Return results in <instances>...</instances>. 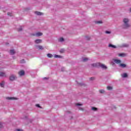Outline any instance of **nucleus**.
I'll return each instance as SVG.
<instances>
[{
	"label": "nucleus",
	"instance_id": "obj_1",
	"mask_svg": "<svg viewBox=\"0 0 131 131\" xmlns=\"http://www.w3.org/2000/svg\"><path fill=\"white\" fill-rule=\"evenodd\" d=\"M93 67H101L102 69H107V67L105 64H101L100 62L91 64Z\"/></svg>",
	"mask_w": 131,
	"mask_h": 131
},
{
	"label": "nucleus",
	"instance_id": "obj_2",
	"mask_svg": "<svg viewBox=\"0 0 131 131\" xmlns=\"http://www.w3.org/2000/svg\"><path fill=\"white\" fill-rule=\"evenodd\" d=\"M123 28L124 29H126V28H128L129 27V24L128 22H129V20L128 18H125L123 20Z\"/></svg>",
	"mask_w": 131,
	"mask_h": 131
},
{
	"label": "nucleus",
	"instance_id": "obj_3",
	"mask_svg": "<svg viewBox=\"0 0 131 131\" xmlns=\"http://www.w3.org/2000/svg\"><path fill=\"white\" fill-rule=\"evenodd\" d=\"M17 79V76L14 74L10 75L9 76V80L11 81H14V80H16Z\"/></svg>",
	"mask_w": 131,
	"mask_h": 131
},
{
	"label": "nucleus",
	"instance_id": "obj_4",
	"mask_svg": "<svg viewBox=\"0 0 131 131\" xmlns=\"http://www.w3.org/2000/svg\"><path fill=\"white\" fill-rule=\"evenodd\" d=\"M0 77H7L6 72L0 71Z\"/></svg>",
	"mask_w": 131,
	"mask_h": 131
},
{
	"label": "nucleus",
	"instance_id": "obj_5",
	"mask_svg": "<svg viewBox=\"0 0 131 131\" xmlns=\"http://www.w3.org/2000/svg\"><path fill=\"white\" fill-rule=\"evenodd\" d=\"M18 75L19 76H23L25 75V72L23 70H21L18 72Z\"/></svg>",
	"mask_w": 131,
	"mask_h": 131
},
{
	"label": "nucleus",
	"instance_id": "obj_6",
	"mask_svg": "<svg viewBox=\"0 0 131 131\" xmlns=\"http://www.w3.org/2000/svg\"><path fill=\"white\" fill-rule=\"evenodd\" d=\"M120 48H128V44H127V43L122 44L120 46Z\"/></svg>",
	"mask_w": 131,
	"mask_h": 131
},
{
	"label": "nucleus",
	"instance_id": "obj_7",
	"mask_svg": "<svg viewBox=\"0 0 131 131\" xmlns=\"http://www.w3.org/2000/svg\"><path fill=\"white\" fill-rule=\"evenodd\" d=\"M33 35L36 36H41V35H42V33H40V32H38L36 33V34H33Z\"/></svg>",
	"mask_w": 131,
	"mask_h": 131
},
{
	"label": "nucleus",
	"instance_id": "obj_8",
	"mask_svg": "<svg viewBox=\"0 0 131 131\" xmlns=\"http://www.w3.org/2000/svg\"><path fill=\"white\" fill-rule=\"evenodd\" d=\"M114 61L116 64H120L121 63V60L119 59H114Z\"/></svg>",
	"mask_w": 131,
	"mask_h": 131
},
{
	"label": "nucleus",
	"instance_id": "obj_9",
	"mask_svg": "<svg viewBox=\"0 0 131 131\" xmlns=\"http://www.w3.org/2000/svg\"><path fill=\"white\" fill-rule=\"evenodd\" d=\"M35 14L36 15H37L38 16H41V15H43V13H41L39 11H36L35 12Z\"/></svg>",
	"mask_w": 131,
	"mask_h": 131
},
{
	"label": "nucleus",
	"instance_id": "obj_10",
	"mask_svg": "<svg viewBox=\"0 0 131 131\" xmlns=\"http://www.w3.org/2000/svg\"><path fill=\"white\" fill-rule=\"evenodd\" d=\"M119 66V67H121V68H125L126 67V64L124 63H121Z\"/></svg>",
	"mask_w": 131,
	"mask_h": 131
},
{
	"label": "nucleus",
	"instance_id": "obj_11",
	"mask_svg": "<svg viewBox=\"0 0 131 131\" xmlns=\"http://www.w3.org/2000/svg\"><path fill=\"white\" fill-rule=\"evenodd\" d=\"M108 47L109 48H112V49H116V48H117L116 46L113 45H112L111 43H110L108 45Z\"/></svg>",
	"mask_w": 131,
	"mask_h": 131
},
{
	"label": "nucleus",
	"instance_id": "obj_12",
	"mask_svg": "<svg viewBox=\"0 0 131 131\" xmlns=\"http://www.w3.org/2000/svg\"><path fill=\"white\" fill-rule=\"evenodd\" d=\"M35 43H41V39H37L35 40Z\"/></svg>",
	"mask_w": 131,
	"mask_h": 131
},
{
	"label": "nucleus",
	"instance_id": "obj_13",
	"mask_svg": "<svg viewBox=\"0 0 131 131\" xmlns=\"http://www.w3.org/2000/svg\"><path fill=\"white\" fill-rule=\"evenodd\" d=\"M119 57H126V54L125 53H120L118 55Z\"/></svg>",
	"mask_w": 131,
	"mask_h": 131
},
{
	"label": "nucleus",
	"instance_id": "obj_14",
	"mask_svg": "<svg viewBox=\"0 0 131 131\" xmlns=\"http://www.w3.org/2000/svg\"><path fill=\"white\" fill-rule=\"evenodd\" d=\"M0 86H1V88L5 87V81H3L2 82L0 83Z\"/></svg>",
	"mask_w": 131,
	"mask_h": 131
},
{
	"label": "nucleus",
	"instance_id": "obj_15",
	"mask_svg": "<svg viewBox=\"0 0 131 131\" xmlns=\"http://www.w3.org/2000/svg\"><path fill=\"white\" fill-rule=\"evenodd\" d=\"M37 49H39V50H43V47L41 46L38 45L36 46Z\"/></svg>",
	"mask_w": 131,
	"mask_h": 131
},
{
	"label": "nucleus",
	"instance_id": "obj_16",
	"mask_svg": "<svg viewBox=\"0 0 131 131\" xmlns=\"http://www.w3.org/2000/svg\"><path fill=\"white\" fill-rule=\"evenodd\" d=\"M58 41H59L60 42H63V41H64V38L61 37V38H59Z\"/></svg>",
	"mask_w": 131,
	"mask_h": 131
},
{
	"label": "nucleus",
	"instance_id": "obj_17",
	"mask_svg": "<svg viewBox=\"0 0 131 131\" xmlns=\"http://www.w3.org/2000/svg\"><path fill=\"white\" fill-rule=\"evenodd\" d=\"M10 55H14L15 54V50H11L10 51Z\"/></svg>",
	"mask_w": 131,
	"mask_h": 131
},
{
	"label": "nucleus",
	"instance_id": "obj_18",
	"mask_svg": "<svg viewBox=\"0 0 131 131\" xmlns=\"http://www.w3.org/2000/svg\"><path fill=\"white\" fill-rule=\"evenodd\" d=\"M6 99L7 100H17V99L14 97H7Z\"/></svg>",
	"mask_w": 131,
	"mask_h": 131
},
{
	"label": "nucleus",
	"instance_id": "obj_19",
	"mask_svg": "<svg viewBox=\"0 0 131 131\" xmlns=\"http://www.w3.org/2000/svg\"><path fill=\"white\" fill-rule=\"evenodd\" d=\"M122 77L123 78H125L126 77H127V74L126 73H124L122 75Z\"/></svg>",
	"mask_w": 131,
	"mask_h": 131
},
{
	"label": "nucleus",
	"instance_id": "obj_20",
	"mask_svg": "<svg viewBox=\"0 0 131 131\" xmlns=\"http://www.w3.org/2000/svg\"><path fill=\"white\" fill-rule=\"evenodd\" d=\"M113 89V88H112V86H107V90H108V91H112Z\"/></svg>",
	"mask_w": 131,
	"mask_h": 131
},
{
	"label": "nucleus",
	"instance_id": "obj_21",
	"mask_svg": "<svg viewBox=\"0 0 131 131\" xmlns=\"http://www.w3.org/2000/svg\"><path fill=\"white\" fill-rule=\"evenodd\" d=\"M47 57H48V58H53V55L51 54L48 53V54H47Z\"/></svg>",
	"mask_w": 131,
	"mask_h": 131
},
{
	"label": "nucleus",
	"instance_id": "obj_22",
	"mask_svg": "<svg viewBox=\"0 0 131 131\" xmlns=\"http://www.w3.org/2000/svg\"><path fill=\"white\" fill-rule=\"evenodd\" d=\"M102 23H103V22L101 20L95 21L96 24H102Z\"/></svg>",
	"mask_w": 131,
	"mask_h": 131
},
{
	"label": "nucleus",
	"instance_id": "obj_23",
	"mask_svg": "<svg viewBox=\"0 0 131 131\" xmlns=\"http://www.w3.org/2000/svg\"><path fill=\"white\" fill-rule=\"evenodd\" d=\"M100 94H104L105 93V90H100L99 91Z\"/></svg>",
	"mask_w": 131,
	"mask_h": 131
},
{
	"label": "nucleus",
	"instance_id": "obj_24",
	"mask_svg": "<svg viewBox=\"0 0 131 131\" xmlns=\"http://www.w3.org/2000/svg\"><path fill=\"white\" fill-rule=\"evenodd\" d=\"M54 58H62V56L55 54L54 55Z\"/></svg>",
	"mask_w": 131,
	"mask_h": 131
},
{
	"label": "nucleus",
	"instance_id": "obj_25",
	"mask_svg": "<svg viewBox=\"0 0 131 131\" xmlns=\"http://www.w3.org/2000/svg\"><path fill=\"white\" fill-rule=\"evenodd\" d=\"M92 110H93V111H97V110H98V108H97V107H92Z\"/></svg>",
	"mask_w": 131,
	"mask_h": 131
},
{
	"label": "nucleus",
	"instance_id": "obj_26",
	"mask_svg": "<svg viewBox=\"0 0 131 131\" xmlns=\"http://www.w3.org/2000/svg\"><path fill=\"white\" fill-rule=\"evenodd\" d=\"M88 60H89V59H88V58H83L82 59L83 62H86V61H88Z\"/></svg>",
	"mask_w": 131,
	"mask_h": 131
},
{
	"label": "nucleus",
	"instance_id": "obj_27",
	"mask_svg": "<svg viewBox=\"0 0 131 131\" xmlns=\"http://www.w3.org/2000/svg\"><path fill=\"white\" fill-rule=\"evenodd\" d=\"M85 39L86 40H90V39H91V37H89V36H86L85 38Z\"/></svg>",
	"mask_w": 131,
	"mask_h": 131
},
{
	"label": "nucleus",
	"instance_id": "obj_28",
	"mask_svg": "<svg viewBox=\"0 0 131 131\" xmlns=\"http://www.w3.org/2000/svg\"><path fill=\"white\" fill-rule=\"evenodd\" d=\"M105 33H106V34H110V33H111V32L109 31H106Z\"/></svg>",
	"mask_w": 131,
	"mask_h": 131
},
{
	"label": "nucleus",
	"instance_id": "obj_29",
	"mask_svg": "<svg viewBox=\"0 0 131 131\" xmlns=\"http://www.w3.org/2000/svg\"><path fill=\"white\" fill-rule=\"evenodd\" d=\"M65 50H64V49H61L60 50V53H64V51Z\"/></svg>",
	"mask_w": 131,
	"mask_h": 131
},
{
	"label": "nucleus",
	"instance_id": "obj_30",
	"mask_svg": "<svg viewBox=\"0 0 131 131\" xmlns=\"http://www.w3.org/2000/svg\"><path fill=\"white\" fill-rule=\"evenodd\" d=\"M20 63H25V60L22 59L20 61Z\"/></svg>",
	"mask_w": 131,
	"mask_h": 131
},
{
	"label": "nucleus",
	"instance_id": "obj_31",
	"mask_svg": "<svg viewBox=\"0 0 131 131\" xmlns=\"http://www.w3.org/2000/svg\"><path fill=\"white\" fill-rule=\"evenodd\" d=\"M18 31H22V27H20V28L18 29Z\"/></svg>",
	"mask_w": 131,
	"mask_h": 131
},
{
	"label": "nucleus",
	"instance_id": "obj_32",
	"mask_svg": "<svg viewBox=\"0 0 131 131\" xmlns=\"http://www.w3.org/2000/svg\"><path fill=\"white\" fill-rule=\"evenodd\" d=\"M95 79V77H92L90 78V80H94Z\"/></svg>",
	"mask_w": 131,
	"mask_h": 131
},
{
	"label": "nucleus",
	"instance_id": "obj_33",
	"mask_svg": "<svg viewBox=\"0 0 131 131\" xmlns=\"http://www.w3.org/2000/svg\"><path fill=\"white\" fill-rule=\"evenodd\" d=\"M76 106H82V104L80 103H76Z\"/></svg>",
	"mask_w": 131,
	"mask_h": 131
},
{
	"label": "nucleus",
	"instance_id": "obj_34",
	"mask_svg": "<svg viewBox=\"0 0 131 131\" xmlns=\"http://www.w3.org/2000/svg\"><path fill=\"white\" fill-rule=\"evenodd\" d=\"M2 127H3V123L0 122V128H2Z\"/></svg>",
	"mask_w": 131,
	"mask_h": 131
},
{
	"label": "nucleus",
	"instance_id": "obj_35",
	"mask_svg": "<svg viewBox=\"0 0 131 131\" xmlns=\"http://www.w3.org/2000/svg\"><path fill=\"white\" fill-rule=\"evenodd\" d=\"M16 131H23V129H17Z\"/></svg>",
	"mask_w": 131,
	"mask_h": 131
},
{
	"label": "nucleus",
	"instance_id": "obj_36",
	"mask_svg": "<svg viewBox=\"0 0 131 131\" xmlns=\"http://www.w3.org/2000/svg\"><path fill=\"white\" fill-rule=\"evenodd\" d=\"M36 107H38V108H41L40 105H39V104H36Z\"/></svg>",
	"mask_w": 131,
	"mask_h": 131
},
{
	"label": "nucleus",
	"instance_id": "obj_37",
	"mask_svg": "<svg viewBox=\"0 0 131 131\" xmlns=\"http://www.w3.org/2000/svg\"><path fill=\"white\" fill-rule=\"evenodd\" d=\"M7 15H8V16H12V14L10 12L8 13Z\"/></svg>",
	"mask_w": 131,
	"mask_h": 131
},
{
	"label": "nucleus",
	"instance_id": "obj_38",
	"mask_svg": "<svg viewBox=\"0 0 131 131\" xmlns=\"http://www.w3.org/2000/svg\"><path fill=\"white\" fill-rule=\"evenodd\" d=\"M79 110H83V109L81 107H79Z\"/></svg>",
	"mask_w": 131,
	"mask_h": 131
},
{
	"label": "nucleus",
	"instance_id": "obj_39",
	"mask_svg": "<svg viewBox=\"0 0 131 131\" xmlns=\"http://www.w3.org/2000/svg\"><path fill=\"white\" fill-rule=\"evenodd\" d=\"M79 84L80 85H83V83H80Z\"/></svg>",
	"mask_w": 131,
	"mask_h": 131
},
{
	"label": "nucleus",
	"instance_id": "obj_40",
	"mask_svg": "<svg viewBox=\"0 0 131 131\" xmlns=\"http://www.w3.org/2000/svg\"><path fill=\"white\" fill-rule=\"evenodd\" d=\"M44 79H48V78L45 77V78H44Z\"/></svg>",
	"mask_w": 131,
	"mask_h": 131
},
{
	"label": "nucleus",
	"instance_id": "obj_41",
	"mask_svg": "<svg viewBox=\"0 0 131 131\" xmlns=\"http://www.w3.org/2000/svg\"><path fill=\"white\" fill-rule=\"evenodd\" d=\"M129 11L131 12V8H130V9H129Z\"/></svg>",
	"mask_w": 131,
	"mask_h": 131
},
{
	"label": "nucleus",
	"instance_id": "obj_42",
	"mask_svg": "<svg viewBox=\"0 0 131 131\" xmlns=\"http://www.w3.org/2000/svg\"><path fill=\"white\" fill-rule=\"evenodd\" d=\"M61 71H63V69H61Z\"/></svg>",
	"mask_w": 131,
	"mask_h": 131
}]
</instances>
